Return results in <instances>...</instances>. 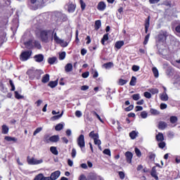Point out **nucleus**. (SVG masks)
<instances>
[{
  "mask_svg": "<svg viewBox=\"0 0 180 180\" xmlns=\"http://www.w3.org/2000/svg\"><path fill=\"white\" fill-rule=\"evenodd\" d=\"M57 34L56 28L42 30L39 32V37L43 43H50V40H54V36Z\"/></svg>",
  "mask_w": 180,
  "mask_h": 180,
  "instance_id": "obj_1",
  "label": "nucleus"
},
{
  "mask_svg": "<svg viewBox=\"0 0 180 180\" xmlns=\"http://www.w3.org/2000/svg\"><path fill=\"white\" fill-rule=\"evenodd\" d=\"M43 159L37 160L34 158H30V156L27 158V162L29 165H39L40 164H43Z\"/></svg>",
  "mask_w": 180,
  "mask_h": 180,
  "instance_id": "obj_2",
  "label": "nucleus"
},
{
  "mask_svg": "<svg viewBox=\"0 0 180 180\" xmlns=\"http://www.w3.org/2000/svg\"><path fill=\"white\" fill-rule=\"evenodd\" d=\"M77 146L81 148L82 151L84 147H85V136L83 134L79 135L77 138Z\"/></svg>",
  "mask_w": 180,
  "mask_h": 180,
  "instance_id": "obj_3",
  "label": "nucleus"
},
{
  "mask_svg": "<svg viewBox=\"0 0 180 180\" xmlns=\"http://www.w3.org/2000/svg\"><path fill=\"white\" fill-rule=\"evenodd\" d=\"M54 41L57 44H60V46L62 47H67V46H68V42L65 41L64 39H60V37H58V36H57L56 34H55V35H54Z\"/></svg>",
  "mask_w": 180,
  "mask_h": 180,
  "instance_id": "obj_4",
  "label": "nucleus"
},
{
  "mask_svg": "<svg viewBox=\"0 0 180 180\" xmlns=\"http://www.w3.org/2000/svg\"><path fill=\"white\" fill-rule=\"evenodd\" d=\"M30 56H32V51H24L21 53L20 60L21 61H27L30 58Z\"/></svg>",
  "mask_w": 180,
  "mask_h": 180,
  "instance_id": "obj_5",
  "label": "nucleus"
},
{
  "mask_svg": "<svg viewBox=\"0 0 180 180\" xmlns=\"http://www.w3.org/2000/svg\"><path fill=\"white\" fill-rule=\"evenodd\" d=\"M167 37H168V32L167 31H160L158 35V40L164 42L167 40Z\"/></svg>",
  "mask_w": 180,
  "mask_h": 180,
  "instance_id": "obj_6",
  "label": "nucleus"
},
{
  "mask_svg": "<svg viewBox=\"0 0 180 180\" xmlns=\"http://www.w3.org/2000/svg\"><path fill=\"white\" fill-rule=\"evenodd\" d=\"M60 140V136L58 135H53L49 138V136H45V143H57Z\"/></svg>",
  "mask_w": 180,
  "mask_h": 180,
  "instance_id": "obj_7",
  "label": "nucleus"
},
{
  "mask_svg": "<svg viewBox=\"0 0 180 180\" xmlns=\"http://www.w3.org/2000/svg\"><path fill=\"white\" fill-rule=\"evenodd\" d=\"M34 60L36 63H43L44 61V55L41 53L34 56Z\"/></svg>",
  "mask_w": 180,
  "mask_h": 180,
  "instance_id": "obj_8",
  "label": "nucleus"
},
{
  "mask_svg": "<svg viewBox=\"0 0 180 180\" xmlns=\"http://www.w3.org/2000/svg\"><path fill=\"white\" fill-rule=\"evenodd\" d=\"M60 175H61V172H60L59 170H57L51 173L49 177H51V180H57L60 177Z\"/></svg>",
  "mask_w": 180,
  "mask_h": 180,
  "instance_id": "obj_9",
  "label": "nucleus"
},
{
  "mask_svg": "<svg viewBox=\"0 0 180 180\" xmlns=\"http://www.w3.org/2000/svg\"><path fill=\"white\" fill-rule=\"evenodd\" d=\"M97 9L101 12L105 11L106 9V4H105V1H100L97 5Z\"/></svg>",
  "mask_w": 180,
  "mask_h": 180,
  "instance_id": "obj_10",
  "label": "nucleus"
},
{
  "mask_svg": "<svg viewBox=\"0 0 180 180\" xmlns=\"http://www.w3.org/2000/svg\"><path fill=\"white\" fill-rule=\"evenodd\" d=\"M159 97H160V101H162V102H167V101H168V99H169V97L168 96V94L165 91L160 94L159 95Z\"/></svg>",
  "mask_w": 180,
  "mask_h": 180,
  "instance_id": "obj_11",
  "label": "nucleus"
},
{
  "mask_svg": "<svg viewBox=\"0 0 180 180\" xmlns=\"http://www.w3.org/2000/svg\"><path fill=\"white\" fill-rule=\"evenodd\" d=\"M25 39H26V35L22 36V39H21V41H22L25 46V47H27V49H31L32 47V40H29L28 41H25Z\"/></svg>",
  "mask_w": 180,
  "mask_h": 180,
  "instance_id": "obj_12",
  "label": "nucleus"
},
{
  "mask_svg": "<svg viewBox=\"0 0 180 180\" xmlns=\"http://www.w3.org/2000/svg\"><path fill=\"white\" fill-rule=\"evenodd\" d=\"M56 16H58L59 19H60L62 22H67L68 20L67 15L63 14L62 13L58 12Z\"/></svg>",
  "mask_w": 180,
  "mask_h": 180,
  "instance_id": "obj_13",
  "label": "nucleus"
},
{
  "mask_svg": "<svg viewBox=\"0 0 180 180\" xmlns=\"http://www.w3.org/2000/svg\"><path fill=\"white\" fill-rule=\"evenodd\" d=\"M125 157L127 159V162L129 164H131V160L133 159V153H131V152L127 151L125 153Z\"/></svg>",
  "mask_w": 180,
  "mask_h": 180,
  "instance_id": "obj_14",
  "label": "nucleus"
},
{
  "mask_svg": "<svg viewBox=\"0 0 180 180\" xmlns=\"http://www.w3.org/2000/svg\"><path fill=\"white\" fill-rule=\"evenodd\" d=\"M77 6H75V4H72V3H68V12H70V13H72L73 12L75 11V8Z\"/></svg>",
  "mask_w": 180,
  "mask_h": 180,
  "instance_id": "obj_15",
  "label": "nucleus"
},
{
  "mask_svg": "<svg viewBox=\"0 0 180 180\" xmlns=\"http://www.w3.org/2000/svg\"><path fill=\"white\" fill-rule=\"evenodd\" d=\"M150 175L151 176H153V178H154L155 180H158V175L157 174V170L155 169V167H153L152 168V170L150 172Z\"/></svg>",
  "mask_w": 180,
  "mask_h": 180,
  "instance_id": "obj_16",
  "label": "nucleus"
},
{
  "mask_svg": "<svg viewBox=\"0 0 180 180\" xmlns=\"http://www.w3.org/2000/svg\"><path fill=\"white\" fill-rule=\"evenodd\" d=\"M4 140H6V141H8V143H16V141H18L17 138L12 136H5Z\"/></svg>",
  "mask_w": 180,
  "mask_h": 180,
  "instance_id": "obj_17",
  "label": "nucleus"
},
{
  "mask_svg": "<svg viewBox=\"0 0 180 180\" xmlns=\"http://www.w3.org/2000/svg\"><path fill=\"white\" fill-rule=\"evenodd\" d=\"M168 124H167V122H164V121H160L159 122V125H158V128L160 130H165V129H167Z\"/></svg>",
  "mask_w": 180,
  "mask_h": 180,
  "instance_id": "obj_18",
  "label": "nucleus"
},
{
  "mask_svg": "<svg viewBox=\"0 0 180 180\" xmlns=\"http://www.w3.org/2000/svg\"><path fill=\"white\" fill-rule=\"evenodd\" d=\"M89 136L90 137V139H93V140H95L96 139H99V134L95 133V131H91L89 134Z\"/></svg>",
  "mask_w": 180,
  "mask_h": 180,
  "instance_id": "obj_19",
  "label": "nucleus"
},
{
  "mask_svg": "<svg viewBox=\"0 0 180 180\" xmlns=\"http://www.w3.org/2000/svg\"><path fill=\"white\" fill-rule=\"evenodd\" d=\"M2 134H8L9 133V127L6 124H3L1 127Z\"/></svg>",
  "mask_w": 180,
  "mask_h": 180,
  "instance_id": "obj_20",
  "label": "nucleus"
},
{
  "mask_svg": "<svg viewBox=\"0 0 180 180\" xmlns=\"http://www.w3.org/2000/svg\"><path fill=\"white\" fill-rule=\"evenodd\" d=\"M150 27V15L148 19L145 20V33H148V28Z\"/></svg>",
  "mask_w": 180,
  "mask_h": 180,
  "instance_id": "obj_21",
  "label": "nucleus"
},
{
  "mask_svg": "<svg viewBox=\"0 0 180 180\" xmlns=\"http://www.w3.org/2000/svg\"><path fill=\"white\" fill-rule=\"evenodd\" d=\"M123 46H124V41H118L115 44V49H117V50H120Z\"/></svg>",
  "mask_w": 180,
  "mask_h": 180,
  "instance_id": "obj_22",
  "label": "nucleus"
},
{
  "mask_svg": "<svg viewBox=\"0 0 180 180\" xmlns=\"http://www.w3.org/2000/svg\"><path fill=\"white\" fill-rule=\"evenodd\" d=\"M49 81H50V75L46 74L45 75L43 76L41 79V82H43V84H47V82H49Z\"/></svg>",
  "mask_w": 180,
  "mask_h": 180,
  "instance_id": "obj_23",
  "label": "nucleus"
},
{
  "mask_svg": "<svg viewBox=\"0 0 180 180\" xmlns=\"http://www.w3.org/2000/svg\"><path fill=\"white\" fill-rule=\"evenodd\" d=\"M65 71L66 72H71V71H72V63H68L65 66Z\"/></svg>",
  "mask_w": 180,
  "mask_h": 180,
  "instance_id": "obj_24",
  "label": "nucleus"
},
{
  "mask_svg": "<svg viewBox=\"0 0 180 180\" xmlns=\"http://www.w3.org/2000/svg\"><path fill=\"white\" fill-rule=\"evenodd\" d=\"M58 85V82L57 80L56 81H51L48 84V86H50V88H56Z\"/></svg>",
  "mask_w": 180,
  "mask_h": 180,
  "instance_id": "obj_25",
  "label": "nucleus"
},
{
  "mask_svg": "<svg viewBox=\"0 0 180 180\" xmlns=\"http://www.w3.org/2000/svg\"><path fill=\"white\" fill-rule=\"evenodd\" d=\"M101 26H102V22H101V20H96L95 22V30H99L101 29Z\"/></svg>",
  "mask_w": 180,
  "mask_h": 180,
  "instance_id": "obj_26",
  "label": "nucleus"
},
{
  "mask_svg": "<svg viewBox=\"0 0 180 180\" xmlns=\"http://www.w3.org/2000/svg\"><path fill=\"white\" fill-rule=\"evenodd\" d=\"M103 67H104V68H105V70H110V68L112 67H113V63L112 62H108L107 63H104L103 65Z\"/></svg>",
  "mask_w": 180,
  "mask_h": 180,
  "instance_id": "obj_27",
  "label": "nucleus"
},
{
  "mask_svg": "<svg viewBox=\"0 0 180 180\" xmlns=\"http://www.w3.org/2000/svg\"><path fill=\"white\" fill-rule=\"evenodd\" d=\"M50 151L54 155H58V150H57V148L56 146H51L50 148Z\"/></svg>",
  "mask_w": 180,
  "mask_h": 180,
  "instance_id": "obj_28",
  "label": "nucleus"
},
{
  "mask_svg": "<svg viewBox=\"0 0 180 180\" xmlns=\"http://www.w3.org/2000/svg\"><path fill=\"white\" fill-rule=\"evenodd\" d=\"M156 140L157 141H164V134H162V133H158V134L156 135Z\"/></svg>",
  "mask_w": 180,
  "mask_h": 180,
  "instance_id": "obj_29",
  "label": "nucleus"
},
{
  "mask_svg": "<svg viewBox=\"0 0 180 180\" xmlns=\"http://www.w3.org/2000/svg\"><path fill=\"white\" fill-rule=\"evenodd\" d=\"M128 82L129 81H127V79H120L117 84L118 85H120V86H123V85H126Z\"/></svg>",
  "mask_w": 180,
  "mask_h": 180,
  "instance_id": "obj_30",
  "label": "nucleus"
},
{
  "mask_svg": "<svg viewBox=\"0 0 180 180\" xmlns=\"http://www.w3.org/2000/svg\"><path fill=\"white\" fill-rule=\"evenodd\" d=\"M137 134H139V132H136V131H132L129 133V137L131 139V140H134V139L137 137Z\"/></svg>",
  "mask_w": 180,
  "mask_h": 180,
  "instance_id": "obj_31",
  "label": "nucleus"
},
{
  "mask_svg": "<svg viewBox=\"0 0 180 180\" xmlns=\"http://www.w3.org/2000/svg\"><path fill=\"white\" fill-rule=\"evenodd\" d=\"M109 40V35L108 34H105L101 39V44L105 45V41H108Z\"/></svg>",
  "mask_w": 180,
  "mask_h": 180,
  "instance_id": "obj_32",
  "label": "nucleus"
},
{
  "mask_svg": "<svg viewBox=\"0 0 180 180\" xmlns=\"http://www.w3.org/2000/svg\"><path fill=\"white\" fill-rule=\"evenodd\" d=\"M136 81H137V78H136V77L133 76L129 82V85H131V86H134L136 85Z\"/></svg>",
  "mask_w": 180,
  "mask_h": 180,
  "instance_id": "obj_33",
  "label": "nucleus"
},
{
  "mask_svg": "<svg viewBox=\"0 0 180 180\" xmlns=\"http://www.w3.org/2000/svg\"><path fill=\"white\" fill-rule=\"evenodd\" d=\"M169 120H170V123L174 124L176 123V122H178V117L176 116H172L170 117Z\"/></svg>",
  "mask_w": 180,
  "mask_h": 180,
  "instance_id": "obj_34",
  "label": "nucleus"
},
{
  "mask_svg": "<svg viewBox=\"0 0 180 180\" xmlns=\"http://www.w3.org/2000/svg\"><path fill=\"white\" fill-rule=\"evenodd\" d=\"M56 61H57V58H56V57H52V58H48L49 64L53 65V64H54V63H56Z\"/></svg>",
  "mask_w": 180,
  "mask_h": 180,
  "instance_id": "obj_35",
  "label": "nucleus"
},
{
  "mask_svg": "<svg viewBox=\"0 0 180 180\" xmlns=\"http://www.w3.org/2000/svg\"><path fill=\"white\" fill-rule=\"evenodd\" d=\"M150 112L151 113V115H153L154 116H157V115H160V111H158V110H155L154 108H151L150 110Z\"/></svg>",
  "mask_w": 180,
  "mask_h": 180,
  "instance_id": "obj_36",
  "label": "nucleus"
},
{
  "mask_svg": "<svg viewBox=\"0 0 180 180\" xmlns=\"http://www.w3.org/2000/svg\"><path fill=\"white\" fill-rule=\"evenodd\" d=\"M15 99H23L24 96L19 94V91H15L14 92Z\"/></svg>",
  "mask_w": 180,
  "mask_h": 180,
  "instance_id": "obj_37",
  "label": "nucleus"
},
{
  "mask_svg": "<svg viewBox=\"0 0 180 180\" xmlns=\"http://www.w3.org/2000/svg\"><path fill=\"white\" fill-rule=\"evenodd\" d=\"M63 128L64 125L63 124H58L56 126L55 129L56 130V131H60V130H63Z\"/></svg>",
  "mask_w": 180,
  "mask_h": 180,
  "instance_id": "obj_38",
  "label": "nucleus"
},
{
  "mask_svg": "<svg viewBox=\"0 0 180 180\" xmlns=\"http://www.w3.org/2000/svg\"><path fill=\"white\" fill-rule=\"evenodd\" d=\"M153 72L154 74V77L155 78H158L159 73H158V69H157V68H153Z\"/></svg>",
  "mask_w": 180,
  "mask_h": 180,
  "instance_id": "obj_39",
  "label": "nucleus"
},
{
  "mask_svg": "<svg viewBox=\"0 0 180 180\" xmlns=\"http://www.w3.org/2000/svg\"><path fill=\"white\" fill-rule=\"evenodd\" d=\"M94 144L96 146L101 147V144H102V141H101V139H99V138H96V139H94Z\"/></svg>",
  "mask_w": 180,
  "mask_h": 180,
  "instance_id": "obj_40",
  "label": "nucleus"
},
{
  "mask_svg": "<svg viewBox=\"0 0 180 180\" xmlns=\"http://www.w3.org/2000/svg\"><path fill=\"white\" fill-rule=\"evenodd\" d=\"M79 3L81 5L82 11H85V8H86V4H85V2H84V0H80Z\"/></svg>",
  "mask_w": 180,
  "mask_h": 180,
  "instance_id": "obj_41",
  "label": "nucleus"
},
{
  "mask_svg": "<svg viewBox=\"0 0 180 180\" xmlns=\"http://www.w3.org/2000/svg\"><path fill=\"white\" fill-rule=\"evenodd\" d=\"M30 4L32 5H35V6H39L40 5L39 0H30Z\"/></svg>",
  "mask_w": 180,
  "mask_h": 180,
  "instance_id": "obj_42",
  "label": "nucleus"
},
{
  "mask_svg": "<svg viewBox=\"0 0 180 180\" xmlns=\"http://www.w3.org/2000/svg\"><path fill=\"white\" fill-rule=\"evenodd\" d=\"M44 176L43 174L40 173L34 177V180H43Z\"/></svg>",
  "mask_w": 180,
  "mask_h": 180,
  "instance_id": "obj_43",
  "label": "nucleus"
},
{
  "mask_svg": "<svg viewBox=\"0 0 180 180\" xmlns=\"http://www.w3.org/2000/svg\"><path fill=\"white\" fill-rule=\"evenodd\" d=\"M148 116V113H147V111H143L141 112V117H142V119H147Z\"/></svg>",
  "mask_w": 180,
  "mask_h": 180,
  "instance_id": "obj_44",
  "label": "nucleus"
},
{
  "mask_svg": "<svg viewBox=\"0 0 180 180\" xmlns=\"http://www.w3.org/2000/svg\"><path fill=\"white\" fill-rule=\"evenodd\" d=\"M41 130H43V128H41V127L37 128L33 133V136H36L37 134H39V133H40V131H41Z\"/></svg>",
  "mask_w": 180,
  "mask_h": 180,
  "instance_id": "obj_45",
  "label": "nucleus"
},
{
  "mask_svg": "<svg viewBox=\"0 0 180 180\" xmlns=\"http://www.w3.org/2000/svg\"><path fill=\"white\" fill-rule=\"evenodd\" d=\"M135 154L140 158L141 157V151L138 148H135Z\"/></svg>",
  "mask_w": 180,
  "mask_h": 180,
  "instance_id": "obj_46",
  "label": "nucleus"
},
{
  "mask_svg": "<svg viewBox=\"0 0 180 180\" xmlns=\"http://www.w3.org/2000/svg\"><path fill=\"white\" fill-rule=\"evenodd\" d=\"M148 40H150V33L148 34L146 37H145V39L143 41V44L144 46H146V44H147V43H148Z\"/></svg>",
  "mask_w": 180,
  "mask_h": 180,
  "instance_id": "obj_47",
  "label": "nucleus"
},
{
  "mask_svg": "<svg viewBox=\"0 0 180 180\" xmlns=\"http://www.w3.org/2000/svg\"><path fill=\"white\" fill-rule=\"evenodd\" d=\"M35 47H37V49H38L39 50H40V49H41V44H40V42L38 41H35L34 43Z\"/></svg>",
  "mask_w": 180,
  "mask_h": 180,
  "instance_id": "obj_48",
  "label": "nucleus"
},
{
  "mask_svg": "<svg viewBox=\"0 0 180 180\" xmlns=\"http://www.w3.org/2000/svg\"><path fill=\"white\" fill-rule=\"evenodd\" d=\"M9 84L11 86V91H15V84H13V81H12V79H9Z\"/></svg>",
  "mask_w": 180,
  "mask_h": 180,
  "instance_id": "obj_49",
  "label": "nucleus"
},
{
  "mask_svg": "<svg viewBox=\"0 0 180 180\" xmlns=\"http://www.w3.org/2000/svg\"><path fill=\"white\" fill-rule=\"evenodd\" d=\"M63 112L60 115H55L53 117H51V120H58V119H60L62 116H63Z\"/></svg>",
  "mask_w": 180,
  "mask_h": 180,
  "instance_id": "obj_50",
  "label": "nucleus"
},
{
  "mask_svg": "<svg viewBox=\"0 0 180 180\" xmlns=\"http://www.w3.org/2000/svg\"><path fill=\"white\" fill-rule=\"evenodd\" d=\"M93 115H94V116H96L97 119H98V120H100L101 123H103V120H102V118H101V116H99V115L96 113V112L94 111Z\"/></svg>",
  "mask_w": 180,
  "mask_h": 180,
  "instance_id": "obj_51",
  "label": "nucleus"
},
{
  "mask_svg": "<svg viewBox=\"0 0 180 180\" xmlns=\"http://www.w3.org/2000/svg\"><path fill=\"white\" fill-rule=\"evenodd\" d=\"M64 58H65V51L59 53V60H64Z\"/></svg>",
  "mask_w": 180,
  "mask_h": 180,
  "instance_id": "obj_52",
  "label": "nucleus"
},
{
  "mask_svg": "<svg viewBox=\"0 0 180 180\" xmlns=\"http://www.w3.org/2000/svg\"><path fill=\"white\" fill-rule=\"evenodd\" d=\"M132 99H134V101H139V99H140V94H137L132 95Z\"/></svg>",
  "mask_w": 180,
  "mask_h": 180,
  "instance_id": "obj_53",
  "label": "nucleus"
},
{
  "mask_svg": "<svg viewBox=\"0 0 180 180\" xmlns=\"http://www.w3.org/2000/svg\"><path fill=\"white\" fill-rule=\"evenodd\" d=\"M103 154H105V155H109V157H110L111 155V153H110V149H105L103 151Z\"/></svg>",
  "mask_w": 180,
  "mask_h": 180,
  "instance_id": "obj_54",
  "label": "nucleus"
},
{
  "mask_svg": "<svg viewBox=\"0 0 180 180\" xmlns=\"http://www.w3.org/2000/svg\"><path fill=\"white\" fill-rule=\"evenodd\" d=\"M159 91L158 89H150V94L152 95H155L156 94H158Z\"/></svg>",
  "mask_w": 180,
  "mask_h": 180,
  "instance_id": "obj_55",
  "label": "nucleus"
},
{
  "mask_svg": "<svg viewBox=\"0 0 180 180\" xmlns=\"http://www.w3.org/2000/svg\"><path fill=\"white\" fill-rule=\"evenodd\" d=\"M165 146H166V143L164 141H160V143H158L159 148H164Z\"/></svg>",
  "mask_w": 180,
  "mask_h": 180,
  "instance_id": "obj_56",
  "label": "nucleus"
},
{
  "mask_svg": "<svg viewBox=\"0 0 180 180\" xmlns=\"http://www.w3.org/2000/svg\"><path fill=\"white\" fill-rule=\"evenodd\" d=\"M139 70H140V66L136 65H134L132 66V70H134L135 72H137V71H139Z\"/></svg>",
  "mask_w": 180,
  "mask_h": 180,
  "instance_id": "obj_57",
  "label": "nucleus"
},
{
  "mask_svg": "<svg viewBox=\"0 0 180 180\" xmlns=\"http://www.w3.org/2000/svg\"><path fill=\"white\" fill-rule=\"evenodd\" d=\"M145 98H147V99H150L151 98V94L148 91H146L144 93Z\"/></svg>",
  "mask_w": 180,
  "mask_h": 180,
  "instance_id": "obj_58",
  "label": "nucleus"
},
{
  "mask_svg": "<svg viewBox=\"0 0 180 180\" xmlns=\"http://www.w3.org/2000/svg\"><path fill=\"white\" fill-rule=\"evenodd\" d=\"M93 78H98L99 77V73H98V71L94 70L92 72Z\"/></svg>",
  "mask_w": 180,
  "mask_h": 180,
  "instance_id": "obj_59",
  "label": "nucleus"
},
{
  "mask_svg": "<svg viewBox=\"0 0 180 180\" xmlns=\"http://www.w3.org/2000/svg\"><path fill=\"white\" fill-rule=\"evenodd\" d=\"M82 78H88L89 77V72H85L82 74Z\"/></svg>",
  "mask_w": 180,
  "mask_h": 180,
  "instance_id": "obj_60",
  "label": "nucleus"
},
{
  "mask_svg": "<svg viewBox=\"0 0 180 180\" xmlns=\"http://www.w3.org/2000/svg\"><path fill=\"white\" fill-rule=\"evenodd\" d=\"M76 117H81L82 116V112L80 110H77L75 112Z\"/></svg>",
  "mask_w": 180,
  "mask_h": 180,
  "instance_id": "obj_61",
  "label": "nucleus"
},
{
  "mask_svg": "<svg viewBox=\"0 0 180 180\" xmlns=\"http://www.w3.org/2000/svg\"><path fill=\"white\" fill-rule=\"evenodd\" d=\"M149 158H150V160H155V153H149Z\"/></svg>",
  "mask_w": 180,
  "mask_h": 180,
  "instance_id": "obj_62",
  "label": "nucleus"
},
{
  "mask_svg": "<svg viewBox=\"0 0 180 180\" xmlns=\"http://www.w3.org/2000/svg\"><path fill=\"white\" fill-rule=\"evenodd\" d=\"M120 179H123L124 178V172H118Z\"/></svg>",
  "mask_w": 180,
  "mask_h": 180,
  "instance_id": "obj_63",
  "label": "nucleus"
},
{
  "mask_svg": "<svg viewBox=\"0 0 180 180\" xmlns=\"http://www.w3.org/2000/svg\"><path fill=\"white\" fill-rule=\"evenodd\" d=\"M79 180H86V176H85V174H81L79 177Z\"/></svg>",
  "mask_w": 180,
  "mask_h": 180,
  "instance_id": "obj_64",
  "label": "nucleus"
}]
</instances>
